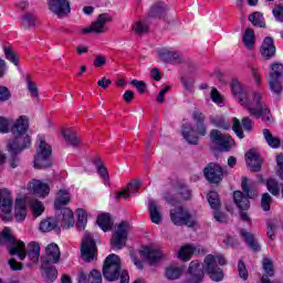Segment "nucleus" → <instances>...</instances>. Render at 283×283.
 Segmentation results:
<instances>
[{
  "mask_svg": "<svg viewBox=\"0 0 283 283\" xmlns=\"http://www.w3.org/2000/svg\"><path fill=\"white\" fill-rule=\"evenodd\" d=\"M273 14H274L276 21L283 22V7L282 6L276 4L273 9Z\"/></svg>",
  "mask_w": 283,
  "mask_h": 283,
  "instance_id": "obj_63",
  "label": "nucleus"
},
{
  "mask_svg": "<svg viewBox=\"0 0 283 283\" xmlns=\"http://www.w3.org/2000/svg\"><path fill=\"white\" fill-rule=\"evenodd\" d=\"M203 176L210 185H220L224 179V169L216 163H209L203 168Z\"/></svg>",
  "mask_w": 283,
  "mask_h": 283,
  "instance_id": "obj_9",
  "label": "nucleus"
},
{
  "mask_svg": "<svg viewBox=\"0 0 283 283\" xmlns=\"http://www.w3.org/2000/svg\"><path fill=\"white\" fill-rule=\"evenodd\" d=\"M56 227H59L57 221L53 218H49V219L41 221L40 231H42V233H48L50 231H54V229H56Z\"/></svg>",
  "mask_w": 283,
  "mask_h": 283,
  "instance_id": "obj_37",
  "label": "nucleus"
},
{
  "mask_svg": "<svg viewBox=\"0 0 283 283\" xmlns=\"http://www.w3.org/2000/svg\"><path fill=\"white\" fill-rule=\"evenodd\" d=\"M140 189V184L138 181L129 182L125 190L119 191L116 196L117 200H120V198H124V200H127L132 195L129 193H136Z\"/></svg>",
  "mask_w": 283,
  "mask_h": 283,
  "instance_id": "obj_28",
  "label": "nucleus"
},
{
  "mask_svg": "<svg viewBox=\"0 0 283 283\" xmlns=\"http://www.w3.org/2000/svg\"><path fill=\"white\" fill-rule=\"evenodd\" d=\"M263 271L269 277L275 275V268L273 266V261L271 259H263Z\"/></svg>",
  "mask_w": 283,
  "mask_h": 283,
  "instance_id": "obj_44",
  "label": "nucleus"
},
{
  "mask_svg": "<svg viewBox=\"0 0 283 283\" xmlns=\"http://www.w3.org/2000/svg\"><path fill=\"white\" fill-rule=\"evenodd\" d=\"M210 140L213 145H217L219 149H223V151H229V149H231V136L222 134V132L218 129H212L210 132Z\"/></svg>",
  "mask_w": 283,
  "mask_h": 283,
  "instance_id": "obj_13",
  "label": "nucleus"
},
{
  "mask_svg": "<svg viewBox=\"0 0 283 283\" xmlns=\"http://www.w3.org/2000/svg\"><path fill=\"white\" fill-rule=\"evenodd\" d=\"M70 200H72L70 192L67 190H60L54 201L55 209H63L65 205H70Z\"/></svg>",
  "mask_w": 283,
  "mask_h": 283,
  "instance_id": "obj_29",
  "label": "nucleus"
},
{
  "mask_svg": "<svg viewBox=\"0 0 283 283\" xmlns=\"http://www.w3.org/2000/svg\"><path fill=\"white\" fill-rule=\"evenodd\" d=\"M14 237H12V233L10 232V228H4L1 232V237H0V242L3 243V242H9V244L11 242H14Z\"/></svg>",
  "mask_w": 283,
  "mask_h": 283,
  "instance_id": "obj_51",
  "label": "nucleus"
},
{
  "mask_svg": "<svg viewBox=\"0 0 283 283\" xmlns=\"http://www.w3.org/2000/svg\"><path fill=\"white\" fill-rule=\"evenodd\" d=\"M280 81L281 80L270 77V88L274 94H282V83Z\"/></svg>",
  "mask_w": 283,
  "mask_h": 283,
  "instance_id": "obj_53",
  "label": "nucleus"
},
{
  "mask_svg": "<svg viewBox=\"0 0 283 283\" xmlns=\"http://www.w3.org/2000/svg\"><path fill=\"white\" fill-rule=\"evenodd\" d=\"M28 90L33 98H39V86L32 81V75H27Z\"/></svg>",
  "mask_w": 283,
  "mask_h": 283,
  "instance_id": "obj_45",
  "label": "nucleus"
},
{
  "mask_svg": "<svg viewBox=\"0 0 283 283\" xmlns=\"http://www.w3.org/2000/svg\"><path fill=\"white\" fill-rule=\"evenodd\" d=\"M132 230V226L127 221H122L117 226V230L114 232L112 239H111V244L115 249H122L125 247L127 242V235L129 234V231Z\"/></svg>",
  "mask_w": 283,
  "mask_h": 283,
  "instance_id": "obj_8",
  "label": "nucleus"
},
{
  "mask_svg": "<svg viewBox=\"0 0 283 283\" xmlns=\"http://www.w3.org/2000/svg\"><path fill=\"white\" fill-rule=\"evenodd\" d=\"M45 251L49 262H52V264H57L59 260H61V250L59 249V245L51 243L46 247Z\"/></svg>",
  "mask_w": 283,
  "mask_h": 283,
  "instance_id": "obj_26",
  "label": "nucleus"
},
{
  "mask_svg": "<svg viewBox=\"0 0 283 283\" xmlns=\"http://www.w3.org/2000/svg\"><path fill=\"white\" fill-rule=\"evenodd\" d=\"M148 211L150 214V220L151 222H154V224H160V222H163V214L158 210V206L156 205V201L149 200Z\"/></svg>",
  "mask_w": 283,
  "mask_h": 283,
  "instance_id": "obj_27",
  "label": "nucleus"
},
{
  "mask_svg": "<svg viewBox=\"0 0 283 283\" xmlns=\"http://www.w3.org/2000/svg\"><path fill=\"white\" fill-rule=\"evenodd\" d=\"M133 32H135V34H147V32H149V25L138 21L133 25Z\"/></svg>",
  "mask_w": 283,
  "mask_h": 283,
  "instance_id": "obj_47",
  "label": "nucleus"
},
{
  "mask_svg": "<svg viewBox=\"0 0 283 283\" xmlns=\"http://www.w3.org/2000/svg\"><path fill=\"white\" fill-rule=\"evenodd\" d=\"M88 282L91 283H103V274L98 270H92L88 275Z\"/></svg>",
  "mask_w": 283,
  "mask_h": 283,
  "instance_id": "obj_52",
  "label": "nucleus"
},
{
  "mask_svg": "<svg viewBox=\"0 0 283 283\" xmlns=\"http://www.w3.org/2000/svg\"><path fill=\"white\" fill-rule=\"evenodd\" d=\"M193 253H196V248H193L192 245H184L178 251V258L184 262H189V260H191V258L193 256Z\"/></svg>",
  "mask_w": 283,
  "mask_h": 283,
  "instance_id": "obj_35",
  "label": "nucleus"
},
{
  "mask_svg": "<svg viewBox=\"0 0 283 283\" xmlns=\"http://www.w3.org/2000/svg\"><path fill=\"white\" fill-rule=\"evenodd\" d=\"M251 74H252V78H254L255 85L260 87L262 85V75H260V70L252 66Z\"/></svg>",
  "mask_w": 283,
  "mask_h": 283,
  "instance_id": "obj_60",
  "label": "nucleus"
},
{
  "mask_svg": "<svg viewBox=\"0 0 283 283\" xmlns=\"http://www.w3.org/2000/svg\"><path fill=\"white\" fill-rule=\"evenodd\" d=\"M97 251L94 238H92L91 234L84 235L81 247L82 259L84 262H94V260H96Z\"/></svg>",
  "mask_w": 283,
  "mask_h": 283,
  "instance_id": "obj_11",
  "label": "nucleus"
},
{
  "mask_svg": "<svg viewBox=\"0 0 283 283\" xmlns=\"http://www.w3.org/2000/svg\"><path fill=\"white\" fill-rule=\"evenodd\" d=\"M208 202L211 207V209H214V211H220V195H218V192L216 191H210L208 193Z\"/></svg>",
  "mask_w": 283,
  "mask_h": 283,
  "instance_id": "obj_39",
  "label": "nucleus"
},
{
  "mask_svg": "<svg viewBox=\"0 0 283 283\" xmlns=\"http://www.w3.org/2000/svg\"><path fill=\"white\" fill-rule=\"evenodd\" d=\"M170 220L176 227L193 228L198 222L189 209L178 206L170 210Z\"/></svg>",
  "mask_w": 283,
  "mask_h": 283,
  "instance_id": "obj_5",
  "label": "nucleus"
},
{
  "mask_svg": "<svg viewBox=\"0 0 283 283\" xmlns=\"http://www.w3.org/2000/svg\"><path fill=\"white\" fill-rule=\"evenodd\" d=\"M12 98V93L9 87L0 85V103H6Z\"/></svg>",
  "mask_w": 283,
  "mask_h": 283,
  "instance_id": "obj_50",
  "label": "nucleus"
},
{
  "mask_svg": "<svg viewBox=\"0 0 283 283\" xmlns=\"http://www.w3.org/2000/svg\"><path fill=\"white\" fill-rule=\"evenodd\" d=\"M263 136L268 145L271 146L272 149H280V147L282 146V140L279 137L273 136L271 130H269L268 128L263 129Z\"/></svg>",
  "mask_w": 283,
  "mask_h": 283,
  "instance_id": "obj_33",
  "label": "nucleus"
},
{
  "mask_svg": "<svg viewBox=\"0 0 283 283\" xmlns=\"http://www.w3.org/2000/svg\"><path fill=\"white\" fill-rule=\"evenodd\" d=\"M241 189L243 192L240 190L233 192L234 203L240 211H249V209H251V201H249V198L253 199L256 196L255 186H253V184H249V179L243 177L241 181Z\"/></svg>",
  "mask_w": 283,
  "mask_h": 283,
  "instance_id": "obj_3",
  "label": "nucleus"
},
{
  "mask_svg": "<svg viewBox=\"0 0 283 283\" xmlns=\"http://www.w3.org/2000/svg\"><path fill=\"white\" fill-rule=\"evenodd\" d=\"M241 125L245 132H253V127L255 126V123L250 117H243L241 119Z\"/></svg>",
  "mask_w": 283,
  "mask_h": 283,
  "instance_id": "obj_58",
  "label": "nucleus"
},
{
  "mask_svg": "<svg viewBox=\"0 0 283 283\" xmlns=\"http://www.w3.org/2000/svg\"><path fill=\"white\" fill-rule=\"evenodd\" d=\"M240 238L248 244L249 249L252 251H261L262 247H260V243L258 242V239H255V234L247 231V229L240 230Z\"/></svg>",
  "mask_w": 283,
  "mask_h": 283,
  "instance_id": "obj_19",
  "label": "nucleus"
},
{
  "mask_svg": "<svg viewBox=\"0 0 283 283\" xmlns=\"http://www.w3.org/2000/svg\"><path fill=\"white\" fill-rule=\"evenodd\" d=\"M22 23H23L24 28H32L36 23V18H34V15H32V13H25L22 17Z\"/></svg>",
  "mask_w": 283,
  "mask_h": 283,
  "instance_id": "obj_49",
  "label": "nucleus"
},
{
  "mask_svg": "<svg viewBox=\"0 0 283 283\" xmlns=\"http://www.w3.org/2000/svg\"><path fill=\"white\" fill-rule=\"evenodd\" d=\"M97 224L102 230L112 231V227H114V221H112V216L109 213H102L97 217Z\"/></svg>",
  "mask_w": 283,
  "mask_h": 283,
  "instance_id": "obj_31",
  "label": "nucleus"
},
{
  "mask_svg": "<svg viewBox=\"0 0 283 283\" xmlns=\"http://www.w3.org/2000/svg\"><path fill=\"white\" fill-rule=\"evenodd\" d=\"M193 134V127L191 126H184L182 129V136L190 144V145H198V136L192 135Z\"/></svg>",
  "mask_w": 283,
  "mask_h": 283,
  "instance_id": "obj_38",
  "label": "nucleus"
},
{
  "mask_svg": "<svg viewBox=\"0 0 283 283\" xmlns=\"http://www.w3.org/2000/svg\"><path fill=\"white\" fill-rule=\"evenodd\" d=\"M49 10L53 12L59 19L67 17L72 12L70 0H48Z\"/></svg>",
  "mask_w": 283,
  "mask_h": 283,
  "instance_id": "obj_12",
  "label": "nucleus"
},
{
  "mask_svg": "<svg viewBox=\"0 0 283 283\" xmlns=\"http://www.w3.org/2000/svg\"><path fill=\"white\" fill-rule=\"evenodd\" d=\"M232 123H233L232 129L234 134L238 136V138H244V130H242V124H240V119L234 117L232 119Z\"/></svg>",
  "mask_w": 283,
  "mask_h": 283,
  "instance_id": "obj_48",
  "label": "nucleus"
},
{
  "mask_svg": "<svg viewBox=\"0 0 283 283\" xmlns=\"http://www.w3.org/2000/svg\"><path fill=\"white\" fill-rule=\"evenodd\" d=\"M10 132V120L0 116V134H8Z\"/></svg>",
  "mask_w": 283,
  "mask_h": 283,
  "instance_id": "obj_59",
  "label": "nucleus"
},
{
  "mask_svg": "<svg viewBox=\"0 0 283 283\" xmlns=\"http://www.w3.org/2000/svg\"><path fill=\"white\" fill-rule=\"evenodd\" d=\"M60 211L57 214V227L62 229H70V227H74V212L70 208H61L56 209Z\"/></svg>",
  "mask_w": 283,
  "mask_h": 283,
  "instance_id": "obj_14",
  "label": "nucleus"
},
{
  "mask_svg": "<svg viewBox=\"0 0 283 283\" xmlns=\"http://www.w3.org/2000/svg\"><path fill=\"white\" fill-rule=\"evenodd\" d=\"M276 164L279 167L277 176L283 180V155L276 156Z\"/></svg>",
  "mask_w": 283,
  "mask_h": 283,
  "instance_id": "obj_64",
  "label": "nucleus"
},
{
  "mask_svg": "<svg viewBox=\"0 0 283 283\" xmlns=\"http://www.w3.org/2000/svg\"><path fill=\"white\" fill-rule=\"evenodd\" d=\"M247 164L251 171L258 172L262 171V157H260V153L255 149H250L245 154Z\"/></svg>",
  "mask_w": 283,
  "mask_h": 283,
  "instance_id": "obj_16",
  "label": "nucleus"
},
{
  "mask_svg": "<svg viewBox=\"0 0 283 283\" xmlns=\"http://www.w3.org/2000/svg\"><path fill=\"white\" fill-rule=\"evenodd\" d=\"M62 136L64 137V140H66L69 145H71V147H81V145H83V140L81 139V137L76 135V132L70 128L63 129Z\"/></svg>",
  "mask_w": 283,
  "mask_h": 283,
  "instance_id": "obj_23",
  "label": "nucleus"
},
{
  "mask_svg": "<svg viewBox=\"0 0 283 283\" xmlns=\"http://www.w3.org/2000/svg\"><path fill=\"white\" fill-rule=\"evenodd\" d=\"M107 23H112V15L109 13H102L96 21L92 22L90 27L82 30L83 34H103L107 32Z\"/></svg>",
  "mask_w": 283,
  "mask_h": 283,
  "instance_id": "obj_10",
  "label": "nucleus"
},
{
  "mask_svg": "<svg viewBox=\"0 0 283 283\" xmlns=\"http://www.w3.org/2000/svg\"><path fill=\"white\" fill-rule=\"evenodd\" d=\"M243 43L251 50L255 45V31L253 29H247L243 34Z\"/></svg>",
  "mask_w": 283,
  "mask_h": 283,
  "instance_id": "obj_40",
  "label": "nucleus"
},
{
  "mask_svg": "<svg viewBox=\"0 0 283 283\" xmlns=\"http://www.w3.org/2000/svg\"><path fill=\"white\" fill-rule=\"evenodd\" d=\"M50 156H52V147L45 140H41L34 157V169L50 167Z\"/></svg>",
  "mask_w": 283,
  "mask_h": 283,
  "instance_id": "obj_7",
  "label": "nucleus"
},
{
  "mask_svg": "<svg viewBox=\"0 0 283 283\" xmlns=\"http://www.w3.org/2000/svg\"><path fill=\"white\" fill-rule=\"evenodd\" d=\"M30 206L35 216H41V213H43V211H45L43 203L36 199H31Z\"/></svg>",
  "mask_w": 283,
  "mask_h": 283,
  "instance_id": "obj_46",
  "label": "nucleus"
},
{
  "mask_svg": "<svg viewBox=\"0 0 283 283\" xmlns=\"http://www.w3.org/2000/svg\"><path fill=\"white\" fill-rule=\"evenodd\" d=\"M182 266L177 264H170L165 270V276L167 280H178L182 275Z\"/></svg>",
  "mask_w": 283,
  "mask_h": 283,
  "instance_id": "obj_30",
  "label": "nucleus"
},
{
  "mask_svg": "<svg viewBox=\"0 0 283 283\" xmlns=\"http://www.w3.org/2000/svg\"><path fill=\"white\" fill-rule=\"evenodd\" d=\"M130 85L136 87L139 94H145V92H147V84L144 81L133 80L130 81Z\"/></svg>",
  "mask_w": 283,
  "mask_h": 283,
  "instance_id": "obj_55",
  "label": "nucleus"
},
{
  "mask_svg": "<svg viewBox=\"0 0 283 283\" xmlns=\"http://www.w3.org/2000/svg\"><path fill=\"white\" fill-rule=\"evenodd\" d=\"M159 59L161 61H165L166 63H182V56H180L179 52L163 49L159 52Z\"/></svg>",
  "mask_w": 283,
  "mask_h": 283,
  "instance_id": "obj_22",
  "label": "nucleus"
},
{
  "mask_svg": "<svg viewBox=\"0 0 283 283\" xmlns=\"http://www.w3.org/2000/svg\"><path fill=\"white\" fill-rule=\"evenodd\" d=\"M249 21L252 22V25L256 28H265L266 23H264V15L261 12H254L249 15Z\"/></svg>",
  "mask_w": 283,
  "mask_h": 283,
  "instance_id": "obj_41",
  "label": "nucleus"
},
{
  "mask_svg": "<svg viewBox=\"0 0 283 283\" xmlns=\"http://www.w3.org/2000/svg\"><path fill=\"white\" fill-rule=\"evenodd\" d=\"M166 14L167 4L165 2H156L148 12L150 19H165Z\"/></svg>",
  "mask_w": 283,
  "mask_h": 283,
  "instance_id": "obj_24",
  "label": "nucleus"
},
{
  "mask_svg": "<svg viewBox=\"0 0 283 283\" xmlns=\"http://www.w3.org/2000/svg\"><path fill=\"white\" fill-rule=\"evenodd\" d=\"M270 78L283 80V64L273 63L271 65Z\"/></svg>",
  "mask_w": 283,
  "mask_h": 283,
  "instance_id": "obj_42",
  "label": "nucleus"
},
{
  "mask_svg": "<svg viewBox=\"0 0 283 283\" xmlns=\"http://www.w3.org/2000/svg\"><path fill=\"white\" fill-rule=\"evenodd\" d=\"M14 216L17 222H23V220H25V218L28 217V207L25 203V199L15 200Z\"/></svg>",
  "mask_w": 283,
  "mask_h": 283,
  "instance_id": "obj_25",
  "label": "nucleus"
},
{
  "mask_svg": "<svg viewBox=\"0 0 283 283\" xmlns=\"http://www.w3.org/2000/svg\"><path fill=\"white\" fill-rule=\"evenodd\" d=\"M163 198L168 205L176 207V205H180V202L191 200V190H189L185 182L177 181L172 187V191L164 192Z\"/></svg>",
  "mask_w": 283,
  "mask_h": 283,
  "instance_id": "obj_4",
  "label": "nucleus"
},
{
  "mask_svg": "<svg viewBox=\"0 0 283 283\" xmlns=\"http://www.w3.org/2000/svg\"><path fill=\"white\" fill-rule=\"evenodd\" d=\"M238 271L241 280H249V270H247V265L244 264V261H239Z\"/></svg>",
  "mask_w": 283,
  "mask_h": 283,
  "instance_id": "obj_56",
  "label": "nucleus"
},
{
  "mask_svg": "<svg viewBox=\"0 0 283 283\" xmlns=\"http://www.w3.org/2000/svg\"><path fill=\"white\" fill-rule=\"evenodd\" d=\"M0 209L3 213H11L12 211V195L8 189L0 190Z\"/></svg>",
  "mask_w": 283,
  "mask_h": 283,
  "instance_id": "obj_21",
  "label": "nucleus"
},
{
  "mask_svg": "<svg viewBox=\"0 0 283 283\" xmlns=\"http://www.w3.org/2000/svg\"><path fill=\"white\" fill-rule=\"evenodd\" d=\"M192 118L193 120L197 122V125H202L205 124V120H206V116H205V113L200 112V111H195L192 113Z\"/></svg>",
  "mask_w": 283,
  "mask_h": 283,
  "instance_id": "obj_61",
  "label": "nucleus"
},
{
  "mask_svg": "<svg viewBox=\"0 0 283 283\" xmlns=\"http://www.w3.org/2000/svg\"><path fill=\"white\" fill-rule=\"evenodd\" d=\"M8 252L11 255H18L19 260H25V243L23 241H17V239L13 240L8 245Z\"/></svg>",
  "mask_w": 283,
  "mask_h": 283,
  "instance_id": "obj_20",
  "label": "nucleus"
},
{
  "mask_svg": "<svg viewBox=\"0 0 283 283\" xmlns=\"http://www.w3.org/2000/svg\"><path fill=\"white\" fill-rule=\"evenodd\" d=\"M103 275L108 282H116L120 277V258L109 254L103 265Z\"/></svg>",
  "mask_w": 283,
  "mask_h": 283,
  "instance_id": "obj_6",
  "label": "nucleus"
},
{
  "mask_svg": "<svg viewBox=\"0 0 283 283\" xmlns=\"http://www.w3.org/2000/svg\"><path fill=\"white\" fill-rule=\"evenodd\" d=\"M260 52L265 61H269V59H273V56H275V43L273 42V38L266 36L263 40Z\"/></svg>",
  "mask_w": 283,
  "mask_h": 283,
  "instance_id": "obj_18",
  "label": "nucleus"
},
{
  "mask_svg": "<svg viewBox=\"0 0 283 283\" xmlns=\"http://www.w3.org/2000/svg\"><path fill=\"white\" fill-rule=\"evenodd\" d=\"M3 50L7 61H10L11 63H13V65L18 66L19 62L21 61V55H19V53L12 50V46L10 45H4Z\"/></svg>",
  "mask_w": 283,
  "mask_h": 283,
  "instance_id": "obj_34",
  "label": "nucleus"
},
{
  "mask_svg": "<svg viewBox=\"0 0 283 283\" xmlns=\"http://www.w3.org/2000/svg\"><path fill=\"white\" fill-rule=\"evenodd\" d=\"M230 87L234 98L244 107L250 116L254 118H262L263 123H271V111L266 107V104L262 102V94L254 92L250 95L242 83L238 78H233L230 83Z\"/></svg>",
  "mask_w": 283,
  "mask_h": 283,
  "instance_id": "obj_1",
  "label": "nucleus"
},
{
  "mask_svg": "<svg viewBox=\"0 0 283 283\" xmlns=\"http://www.w3.org/2000/svg\"><path fill=\"white\" fill-rule=\"evenodd\" d=\"M29 191L38 198H45L50 193V186L39 180H33L29 185Z\"/></svg>",
  "mask_w": 283,
  "mask_h": 283,
  "instance_id": "obj_17",
  "label": "nucleus"
},
{
  "mask_svg": "<svg viewBox=\"0 0 283 283\" xmlns=\"http://www.w3.org/2000/svg\"><path fill=\"white\" fill-rule=\"evenodd\" d=\"M210 96L213 103H217L218 105H220V103H223L222 95L220 94V92H218V88H212Z\"/></svg>",
  "mask_w": 283,
  "mask_h": 283,
  "instance_id": "obj_62",
  "label": "nucleus"
},
{
  "mask_svg": "<svg viewBox=\"0 0 283 283\" xmlns=\"http://www.w3.org/2000/svg\"><path fill=\"white\" fill-rule=\"evenodd\" d=\"M25 253L32 262H39V258L41 255V245H39L36 242H31L29 243L28 251H25Z\"/></svg>",
  "mask_w": 283,
  "mask_h": 283,
  "instance_id": "obj_32",
  "label": "nucleus"
},
{
  "mask_svg": "<svg viewBox=\"0 0 283 283\" xmlns=\"http://www.w3.org/2000/svg\"><path fill=\"white\" fill-rule=\"evenodd\" d=\"M271 205H273V197L269 192L261 196V209L263 211H271Z\"/></svg>",
  "mask_w": 283,
  "mask_h": 283,
  "instance_id": "obj_43",
  "label": "nucleus"
},
{
  "mask_svg": "<svg viewBox=\"0 0 283 283\" xmlns=\"http://www.w3.org/2000/svg\"><path fill=\"white\" fill-rule=\"evenodd\" d=\"M45 275L49 282H54V280H56L59 275V271L56 270V268L50 266L45 269Z\"/></svg>",
  "mask_w": 283,
  "mask_h": 283,
  "instance_id": "obj_57",
  "label": "nucleus"
},
{
  "mask_svg": "<svg viewBox=\"0 0 283 283\" xmlns=\"http://www.w3.org/2000/svg\"><path fill=\"white\" fill-rule=\"evenodd\" d=\"M140 255L144 260H147L149 264H158L165 255L163 254V251L158 248L154 247H145L140 251Z\"/></svg>",
  "mask_w": 283,
  "mask_h": 283,
  "instance_id": "obj_15",
  "label": "nucleus"
},
{
  "mask_svg": "<svg viewBox=\"0 0 283 283\" xmlns=\"http://www.w3.org/2000/svg\"><path fill=\"white\" fill-rule=\"evenodd\" d=\"M85 222H87V213L83 209L77 210V227L78 229H85Z\"/></svg>",
  "mask_w": 283,
  "mask_h": 283,
  "instance_id": "obj_54",
  "label": "nucleus"
},
{
  "mask_svg": "<svg viewBox=\"0 0 283 283\" xmlns=\"http://www.w3.org/2000/svg\"><path fill=\"white\" fill-rule=\"evenodd\" d=\"M28 129H30V119L27 116H20L11 127L13 139L7 145L11 154H21L23 149L30 148L32 137L28 135Z\"/></svg>",
  "mask_w": 283,
  "mask_h": 283,
  "instance_id": "obj_2",
  "label": "nucleus"
},
{
  "mask_svg": "<svg viewBox=\"0 0 283 283\" xmlns=\"http://www.w3.org/2000/svg\"><path fill=\"white\" fill-rule=\"evenodd\" d=\"M93 163L101 176L104 180H109V172L107 171V167H105V163H103V159L101 157H95L93 159Z\"/></svg>",
  "mask_w": 283,
  "mask_h": 283,
  "instance_id": "obj_36",
  "label": "nucleus"
}]
</instances>
